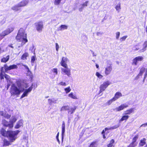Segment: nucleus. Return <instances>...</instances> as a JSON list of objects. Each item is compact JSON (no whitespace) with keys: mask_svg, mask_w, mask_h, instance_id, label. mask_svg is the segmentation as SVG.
<instances>
[{"mask_svg":"<svg viewBox=\"0 0 147 147\" xmlns=\"http://www.w3.org/2000/svg\"><path fill=\"white\" fill-rule=\"evenodd\" d=\"M67 26L65 25H62L58 28L57 31H62L64 30L67 29Z\"/></svg>","mask_w":147,"mask_h":147,"instance_id":"22","label":"nucleus"},{"mask_svg":"<svg viewBox=\"0 0 147 147\" xmlns=\"http://www.w3.org/2000/svg\"><path fill=\"white\" fill-rule=\"evenodd\" d=\"M8 46H9V47H10L11 48H13V47L12 46V44L9 45Z\"/></svg>","mask_w":147,"mask_h":147,"instance_id":"61","label":"nucleus"},{"mask_svg":"<svg viewBox=\"0 0 147 147\" xmlns=\"http://www.w3.org/2000/svg\"><path fill=\"white\" fill-rule=\"evenodd\" d=\"M96 67L97 68H98V67H99V65H98V64H96Z\"/></svg>","mask_w":147,"mask_h":147,"instance_id":"64","label":"nucleus"},{"mask_svg":"<svg viewBox=\"0 0 147 147\" xmlns=\"http://www.w3.org/2000/svg\"><path fill=\"white\" fill-rule=\"evenodd\" d=\"M10 144V142L7 140L5 139L4 141V145L8 146Z\"/></svg>","mask_w":147,"mask_h":147,"instance_id":"41","label":"nucleus"},{"mask_svg":"<svg viewBox=\"0 0 147 147\" xmlns=\"http://www.w3.org/2000/svg\"><path fill=\"white\" fill-rule=\"evenodd\" d=\"M5 113L4 112L2 111H0V115L3 116H4V114H5Z\"/></svg>","mask_w":147,"mask_h":147,"instance_id":"55","label":"nucleus"},{"mask_svg":"<svg viewBox=\"0 0 147 147\" xmlns=\"http://www.w3.org/2000/svg\"><path fill=\"white\" fill-rule=\"evenodd\" d=\"M146 139L145 138H144L140 140V142L139 143L140 145L142 146L145 145L146 144Z\"/></svg>","mask_w":147,"mask_h":147,"instance_id":"32","label":"nucleus"},{"mask_svg":"<svg viewBox=\"0 0 147 147\" xmlns=\"http://www.w3.org/2000/svg\"><path fill=\"white\" fill-rule=\"evenodd\" d=\"M65 122L64 121H63L62 125V136L64 134L65 132Z\"/></svg>","mask_w":147,"mask_h":147,"instance_id":"30","label":"nucleus"},{"mask_svg":"<svg viewBox=\"0 0 147 147\" xmlns=\"http://www.w3.org/2000/svg\"><path fill=\"white\" fill-rule=\"evenodd\" d=\"M11 9L15 11H17L20 10V7L18 6V4L12 7L11 8Z\"/></svg>","mask_w":147,"mask_h":147,"instance_id":"26","label":"nucleus"},{"mask_svg":"<svg viewBox=\"0 0 147 147\" xmlns=\"http://www.w3.org/2000/svg\"><path fill=\"white\" fill-rule=\"evenodd\" d=\"M147 125V123H145L144 124H142L140 127H143V126H144V127H145Z\"/></svg>","mask_w":147,"mask_h":147,"instance_id":"58","label":"nucleus"},{"mask_svg":"<svg viewBox=\"0 0 147 147\" xmlns=\"http://www.w3.org/2000/svg\"><path fill=\"white\" fill-rule=\"evenodd\" d=\"M123 115L122 117L119 121V122H121L124 120H127L129 117V116L128 115L123 114Z\"/></svg>","mask_w":147,"mask_h":147,"instance_id":"20","label":"nucleus"},{"mask_svg":"<svg viewBox=\"0 0 147 147\" xmlns=\"http://www.w3.org/2000/svg\"><path fill=\"white\" fill-rule=\"evenodd\" d=\"M28 2V0H24L18 4V6H19L20 7L25 6L27 4Z\"/></svg>","mask_w":147,"mask_h":147,"instance_id":"15","label":"nucleus"},{"mask_svg":"<svg viewBox=\"0 0 147 147\" xmlns=\"http://www.w3.org/2000/svg\"><path fill=\"white\" fill-rule=\"evenodd\" d=\"M134 111L133 108H131L127 110L124 111L123 114H125L126 115H130Z\"/></svg>","mask_w":147,"mask_h":147,"instance_id":"19","label":"nucleus"},{"mask_svg":"<svg viewBox=\"0 0 147 147\" xmlns=\"http://www.w3.org/2000/svg\"><path fill=\"white\" fill-rule=\"evenodd\" d=\"M17 65H13L8 66L6 64H5L3 67H2L1 69H0V78L1 80H2L4 79V76L5 78L7 80L8 83L7 89L10 85L11 84H12V83L11 81L10 76L8 75L5 74V72L3 71V69L4 68L5 70V72H7L9 70H10L12 69H17Z\"/></svg>","mask_w":147,"mask_h":147,"instance_id":"1","label":"nucleus"},{"mask_svg":"<svg viewBox=\"0 0 147 147\" xmlns=\"http://www.w3.org/2000/svg\"><path fill=\"white\" fill-rule=\"evenodd\" d=\"M145 70V68L144 67H142L141 68L139 74L135 78L136 80H137L139 78L140 76H142L143 73L144 72Z\"/></svg>","mask_w":147,"mask_h":147,"instance_id":"16","label":"nucleus"},{"mask_svg":"<svg viewBox=\"0 0 147 147\" xmlns=\"http://www.w3.org/2000/svg\"><path fill=\"white\" fill-rule=\"evenodd\" d=\"M68 59L66 57H63L62 58L60 64L63 67H67L68 66L67 63L69 61Z\"/></svg>","mask_w":147,"mask_h":147,"instance_id":"9","label":"nucleus"},{"mask_svg":"<svg viewBox=\"0 0 147 147\" xmlns=\"http://www.w3.org/2000/svg\"><path fill=\"white\" fill-rule=\"evenodd\" d=\"M66 93L67 94L71 90V89L69 86L64 89Z\"/></svg>","mask_w":147,"mask_h":147,"instance_id":"39","label":"nucleus"},{"mask_svg":"<svg viewBox=\"0 0 147 147\" xmlns=\"http://www.w3.org/2000/svg\"><path fill=\"white\" fill-rule=\"evenodd\" d=\"M115 101V99H114V98H113L112 99H111L109 100L108 101H107V102L106 104L108 105H110L114 101Z\"/></svg>","mask_w":147,"mask_h":147,"instance_id":"36","label":"nucleus"},{"mask_svg":"<svg viewBox=\"0 0 147 147\" xmlns=\"http://www.w3.org/2000/svg\"><path fill=\"white\" fill-rule=\"evenodd\" d=\"M36 59V57L35 56H32L31 57V62L32 63H34Z\"/></svg>","mask_w":147,"mask_h":147,"instance_id":"49","label":"nucleus"},{"mask_svg":"<svg viewBox=\"0 0 147 147\" xmlns=\"http://www.w3.org/2000/svg\"><path fill=\"white\" fill-rule=\"evenodd\" d=\"M143 57L142 56L136 57L133 60L132 64L136 65L137 64L138 62L143 61Z\"/></svg>","mask_w":147,"mask_h":147,"instance_id":"11","label":"nucleus"},{"mask_svg":"<svg viewBox=\"0 0 147 147\" xmlns=\"http://www.w3.org/2000/svg\"><path fill=\"white\" fill-rule=\"evenodd\" d=\"M28 56V54L27 53H25L23 54L21 57V59L23 60L26 59V57Z\"/></svg>","mask_w":147,"mask_h":147,"instance_id":"35","label":"nucleus"},{"mask_svg":"<svg viewBox=\"0 0 147 147\" xmlns=\"http://www.w3.org/2000/svg\"><path fill=\"white\" fill-rule=\"evenodd\" d=\"M119 127V125H115L112 127H110L109 128L106 127L105 128V130H102V134H104L105 132V131H106L107 130H110L116 129V128H118V127Z\"/></svg>","mask_w":147,"mask_h":147,"instance_id":"18","label":"nucleus"},{"mask_svg":"<svg viewBox=\"0 0 147 147\" xmlns=\"http://www.w3.org/2000/svg\"><path fill=\"white\" fill-rule=\"evenodd\" d=\"M139 49V46L137 45L134 46L132 48L133 50L134 51H138Z\"/></svg>","mask_w":147,"mask_h":147,"instance_id":"42","label":"nucleus"},{"mask_svg":"<svg viewBox=\"0 0 147 147\" xmlns=\"http://www.w3.org/2000/svg\"><path fill=\"white\" fill-rule=\"evenodd\" d=\"M21 83L23 84V87L24 88V87L25 88H27L29 86L28 84L24 83H22V82H21Z\"/></svg>","mask_w":147,"mask_h":147,"instance_id":"50","label":"nucleus"},{"mask_svg":"<svg viewBox=\"0 0 147 147\" xmlns=\"http://www.w3.org/2000/svg\"><path fill=\"white\" fill-rule=\"evenodd\" d=\"M16 39L18 42H22L21 46H22L28 42L27 34L25 33L24 30L21 28L19 30Z\"/></svg>","mask_w":147,"mask_h":147,"instance_id":"4","label":"nucleus"},{"mask_svg":"<svg viewBox=\"0 0 147 147\" xmlns=\"http://www.w3.org/2000/svg\"><path fill=\"white\" fill-rule=\"evenodd\" d=\"M127 37V36H125L121 37L120 39V41L121 42H122L123 41L125 40Z\"/></svg>","mask_w":147,"mask_h":147,"instance_id":"44","label":"nucleus"},{"mask_svg":"<svg viewBox=\"0 0 147 147\" xmlns=\"http://www.w3.org/2000/svg\"><path fill=\"white\" fill-rule=\"evenodd\" d=\"M52 71L55 73V74L57 75L58 74V71L57 69V68H53L52 70Z\"/></svg>","mask_w":147,"mask_h":147,"instance_id":"45","label":"nucleus"},{"mask_svg":"<svg viewBox=\"0 0 147 147\" xmlns=\"http://www.w3.org/2000/svg\"><path fill=\"white\" fill-rule=\"evenodd\" d=\"M59 84L61 85H62V86H66V84L65 83V82H61L59 83Z\"/></svg>","mask_w":147,"mask_h":147,"instance_id":"54","label":"nucleus"},{"mask_svg":"<svg viewBox=\"0 0 147 147\" xmlns=\"http://www.w3.org/2000/svg\"><path fill=\"white\" fill-rule=\"evenodd\" d=\"M138 135H136L135 137L133 138V140H132V143L133 144H137L136 143H135L137 139H138Z\"/></svg>","mask_w":147,"mask_h":147,"instance_id":"33","label":"nucleus"},{"mask_svg":"<svg viewBox=\"0 0 147 147\" xmlns=\"http://www.w3.org/2000/svg\"><path fill=\"white\" fill-rule=\"evenodd\" d=\"M27 75L30 77L32 78L33 77V74L32 72L30 70H27Z\"/></svg>","mask_w":147,"mask_h":147,"instance_id":"31","label":"nucleus"},{"mask_svg":"<svg viewBox=\"0 0 147 147\" xmlns=\"http://www.w3.org/2000/svg\"><path fill=\"white\" fill-rule=\"evenodd\" d=\"M100 32H98L97 33V34L98 36H99V35L100 34Z\"/></svg>","mask_w":147,"mask_h":147,"instance_id":"63","label":"nucleus"},{"mask_svg":"<svg viewBox=\"0 0 147 147\" xmlns=\"http://www.w3.org/2000/svg\"><path fill=\"white\" fill-rule=\"evenodd\" d=\"M61 73L63 75L67 76L70 77L71 76V69L68 67V66L61 68Z\"/></svg>","mask_w":147,"mask_h":147,"instance_id":"5","label":"nucleus"},{"mask_svg":"<svg viewBox=\"0 0 147 147\" xmlns=\"http://www.w3.org/2000/svg\"><path fill=\"white\" fill-rule=\"evenodd\" d=\"M111 84V82L109 80L103 82L100 87L99 93H101L105 90L108 86Z\"/></svg>","mask_w":147,"mask_h":147,"instance_id":"6","label":"nucleus"},{"mask_svg":"<svg viewBox=\"0 0 147 147\" xmlns=\"http://www.w3.org/2000/svg\"><path fill=\"white\" fill-rule=\"evenodd\" d=\"M116 38L117 40L118 39L120 35V32H117L116 33Z\"/></svg>","mask_w":147,"mask_h":147,"instance_id":"46","label":"nucleus"},{"mask_svg":"<svg viewBox=\"0 0 147 147\" xmlns=\"http://www.w3.org/2000/svg\"><path fill=\"white\" fill-rule=\"evenodd\" d=\"M35 24L37 30L39 32H41L43 27V22L42 21H40L36 23Z\"/></svg>","mask_w":147,"mask_h":147,"instance_id":"7","label":"nucleus"},{"mask_svg":"<svg viewBox=\"0 0 147 147\" xmlns=\"http://www.w3.org/2000/svg\"><path fill=\"white\" fill-rule=\"evenodd\" d=\"M96 75L98 78L99 79H101L103 77V76L100 74L98 72H97L96 73Z\"/></svg>","mask_w":147,"mask_h":147,"instance_id":"40","label":"nucleus"},{"mask_svg":"<svg viewBox=\"0 0 147 147\" xmlns=\"http://www.w3.org/2000/svg\"><path fill=\"white\" fill-rule=\"evenodd\" d=\"M59 133H58L57 134V135L56 136V138H59Z\"/></svg>","mask_w":147,"mask_h":147,"instance_id":"62","label":"nucleus"},{"mask_svg":"<svg viewBox=\"0 0 147 147\" xmlns=\"http://www.w3.org/2000/svg\"><path fill=\"white\" fill-rule=\"evenodd\" d=\"M146 78L147 80V68L146 70V72L145 73V74L144 75V79L143 80V82H144Z\"/></svg>","mask_w":147,"mask_h":147,"instance_id":"48","label":"nucleus"},{"mask_svg":"<svg viewBox=\"0 0 147 147\" xmlns=\"http://www.w3.org/2000/svg\"><path fill=\"white\" fill-rule=\"evenodd\" d=\"M14 28L12 27H10L7 29L3 31L1 33L4 37L11 33L14 30Z\"/></svg>","mask_w":147,"mask_h":147,"instance_id":"12","label":"nucleus"},{"mask_svg":"<svg viewBox=\"0 0 147 147\" xmlns=\"http://www.w3.org/2000/svg\"><path fill=\"white\" fill-rule=\"evenodd\" d=\"M69 107L68 105L63 106L61 108L60 111L61 112L69 110Z\"/></svg>","mask_w":147,"mask_h":147,"instance_id":"24","label":"nucleus"},{"mask_svg":"<svg viewBox=\"0 0 147 147\" xmlns=\"http://www.w3.org/2000/svg\"><path fill=\"white\" fill-rule=\"evenodd\" d=\"M147 47V41H145L143 45V48L142 49L139 50V52L142 53L144 52L146 50V48Z\"/></svg>","mask_w":147,"mask_h":147,"instance_id":"21","label":"nucleus"},{"mask_svg":"<svg viewBox=\"0 0 147 147\" xmlns=\"http://www.w3.org/2000/svg\"><path fill=\"white\" fill-rule=\"evenodd\" d=\"M33 84H32L31 86H30L28 89H26L25 91L21 96L20 98H23L25 96H28L29 93L32 90L33 88Z\"/></svg>","mask_w":147,"mask_h":147,"instance_id":"10","label":"nucleus"},{"mask_svg":"<svg viewBox=\"0 0 147 147\" xmlns=\"http://www.w3.org/2000/svg\"><path fill=\"white\" fill-rule=\"evenodd\" d=\"M2 123L4 126L8 127L9 129H11L13 127L12 124H11L10 123H9L5 120H3L2 121Z\"/></svg>","mask_w":147,"mask_h":147,"instance_id":"14","label":"nucleus"},{"mask_svg":"<svg viewBox=\"0 0 147 147\" xmlns=\"http://www.w3.org/2000/svg\"><path fill=\"white\" fill-rule=\"evenodd\" d=\"M114 143V140L112 139L110 143L107 145V147H112L113 146V144Z\"/></svg>","mask_w":147,"mask_h":147,"instance_id":"37","label":"nucleus"},{"mask_svg":"<svg viewBox=\"0 0 147 147\" xmlns=\"http://www.w3.org/2000/svg\"><path fill=\"white\" fill-rule=\"evenodd\" d=\"M9 55H7L5 57H3L1 60V62L4 63H6L7 61L9 59Z\"/></svg>","mask_w":147,"mask_h":147,"instance_id":"29","label":"nucleus"},{"mask_svg":"<svg viewBox=\"0 0 147 147\" xmlns=\"http://www.w3.org/2000/svg\"><path fill=\"white\" fill-rule=\"evenodd\" d=\"M17 120V118H16V116H12L10 120L9 123H10L11 124H12L13 126V123L16 121Z\"/></svg>","mask_w":147,"mask_h":147,"instance_id":"23","label":"nucleus"},{"mask_svg":"<svg viewBox=\"0 0 147 147\" xmlns=\"http://www.w3.org/2000/svg\"><path fill=\"white\" fill-rule=\"evenodd\" d=\"M25 67V68L26 69H27V70H30L29 68H28V67L26 65H23Z\"/></svg>","mask_w":147,"mask_h":147,"instance_id":"59","label":"nucleus"},{"mask_svg":"<svg viewBox=\"0 0 147 147\" xmlns=\"http://www.w3.org/2000/svg\"><path fill=\"white\" fill-rule=\"evenodd\" d=\"M17 87L14 84H12L10 88V92L11 96H17L19 95L21 92L24 91V88L23 87V84L21 83V82L17 81L16 82Z\"/></svg>","mask_w":147,"mask_h":147,"instance_id":"2","label":"nucleus"},{"mask_svg":"<svg viewBox=\"0 0 147 147\" xmlns=\"http://www.w3.org/2000/svg\"><path fill=\"white\" fill-rule=\"evenodd\" d=\"M23 122V121L22 119H20L18 121L15 126V128L18 129L20 128L21 126H22Z\"/></svg>","mask_w":147,"mask_h":147,"instance_id":"17","label":"nucleus"},{"mask_svg":"<svg viewBox=\"0 0 147 147\" xmlns=\"http://www.w3.org/2000/svg\"><path fill=\"white\" fill-rule=\"evenodd\" d=\"M5 51L4 49L0 47V54L3 53Z\"/></svg>","mask_w":147,"mask_h":147,"instance_id":"56","label":"nucleus"},{"mask_svg":"<svg viewBox=\"0 0 147 147\" xmlns=\"http://www.w3.org/2000/svg\"><path fill=\"white\" fill-rule=\"evenodd\" d=\"M4 36H3L2 33L0 34V40L4 38Z\"/></svg>","mask_w":147,"mask_h":147,"instance_id":"57","label":"nucleus"},{"mask_svg":"<svg viewBox=\"0 0 147 147\" xmlns=\"http://www.w3.org/2000/svg\"><path fill=\"white\" fill-rule=\"evenodd\" d=\"M88 1L85 2V3H83L82 5V6L84 7L85 6H87L88 5Z\"/></svg>","mask_w":147,"mask_h":147,"instance_id":"52","label":"nucleus"},{"mask_svg":"<svg viewBox=\"0 0 147 147\" xmlns=\"http://www.w3.org/2000/svg\"><path fill=\"white\" fill-rule=\"evenodd\" d=\"M77 107L76 106H74V107L69 108V110H68V113H70L71 114L73 113L75 111Z\"/></svg>","mask_w":147,"mask_h":147,"instance_id":"27","label":"nucleus"},{"mask_svg":"<svg viewBox=\"0 0 147 147\" xmlns=\"http://www.w3.org/2000/svg\"><path fill=\"white\" fill-rule=\"evenodd\" d=\"M84 7L83 6H82V7L79 9V11H82V10L83 9Z\"/></svg>","mask_w":147,"mask_h":147,"instance_id":"60","label":"nucleus"},{"mask_svg":"<svg viewBox=\"0 0 147 147\" xmlns=\"http://www.w3.org/2000/svg\"><path fill=\"white\" fill-rule=\"evenodd\" d=\"M57 100H55L54 98L53 99H48V102L50 105H51L52 103H56Z\"/></svg>","mask_w":147,"mask_h":147,"instance_id":"34","label":"nucleus"},{"mask_svg":"<svg viewBox=\"0 0 147 147\" xmlns=\"http://www.w3.org/2000/svg\"><path fill=\"white\" fill-rule=\"evenodd\" d=\"M96 142H92L90 144L89 147H96Z\"/></svg>","mask_w":147,"mask_h":147,"instance_id":"43","label":"nucleus"},{"mask_svg":"<svg viewBox=\"0 0 147 147\" xmlns=\"http://www.w3.org/2000/svg\"><path fill=\"white\" fill-rule=\"evenodd\" d=\"M56 45V49L57 51H58L59 48V46L57 43H55Z\"/></svg>","mask_w":147,"mask_h":147,"instance_id":"51","label":"nucleus"},{"mask_svg":"<svg viewBox=\"0 0 147 147\" xmlns=\"http://www.w3.org/2000/svg\"><path fill=\"white\" fill-rule=\"evenodd\" d=\"M68 96L69 97L73 99H77V97L76 95L75 94H74L72 92H71L70 93H69L68 94Z\"/></svg>","mask_w":147,"mask_h":147,"instance_id":"28","label":"nucleus"},{"mask_svg":"<svg viewBox=\"0 0 147 147\" xmlns=\"http://www.w3.org/2000/svg\"><path fill=\"white\" fill-rule=\"evenodd\" d=\"M3 117L7 119H8L11 117V115L8 114L7 113H5V114H4V115Z\"/></svg>","mask_w":147,"mask_h":147,"instance_id":"47","label":"nucleus"},{"mask_svg":"<svg viewBox=\"0 0 147 147\" xmlns=\"http://www.w3.org/2000/svg\"><path fill=\"white\" fill-rule=\"evenodd\" d=\"M20 132L18 130L15 131H6L3 128H2L1 130V133L2 135L4 136L8 137L9 140L11 142H13L16 139L17 136Z\"/></svg>","mask_w":147,"mask_h":147,"instance_id":"3","label":"nucleus"},{"mask_svg":"<svg viewBox=\"0 0 147 147\" xmlns=\"http://www.w3.org/2000/svg\"><path fill=\"white\" fill-rule=\"evenodd\" d=\"M128 107V105L125 104H123L117 107L114 109L113 110L115 112H119L123 110Z\"/></svg>","mask_w":147,"mask_h":147,"instance_id":"8","label":"nucleus"},{"mask_svg":"<svg viewBox=\"0 0 147 147\" xmlns=\"http://www.w3.org/2000/svg\"><path fill=\"white\" fill-rule=\"evenodd\" d=\"M121 96L122 94L120 92H117L115 96L113 98H114V99H115V100H116Z\"/></svg>","mask_w":147,"mask_h":147,"instance_id":"25","label":"nucleus"},{"mask_svg":"<svg viewBox=\"0 0 147 147\" xmlns=\"http://www.w3.org/2000/svg\"><path fill=\"white\" fill-rule=\"evenodd\" d=\"M136 146V144H133L131 143L127 147H134Z\"/></svg>","mask_w":147,"mask_h":147,"instance_id":"53","label":"nucleus"},{"mask_svg":"<svg viewBox=\"0 0 147 147\" xmlns=\"http://www.w3.org/2000/svg\"><path fill=\"white\" fill-rule=\"evenodd\" d=\"M112 71L111 64H109L105 68V74L106 76L110 74Z\"/></svg>","mask_w":147,"mask_h":147,"instance_id":"13","label":"nucleus"},{"mask_svg":"<svg viewBox=\"0 0 147 147\" xmlns=\"http://www.w3.org/2000/svg\"><path fill=\"white\" fill-rule=\"evenodd\" d=\"M120 3H119L115 7V8L116 9V10L118 11V12L121 9V5H120Z\"/></svg>","mask_w":147,"mask_h":147,"instance_id":"38","label":"nucleus"}]
</instances>
